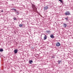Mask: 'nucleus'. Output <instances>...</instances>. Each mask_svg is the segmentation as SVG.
Segmentation results:
<instances>
[{
	"instance_id": "f257e3e1",
	"label": "nucleus",
	"mask_w": 73,
	"mask_h": 73,
	"mask_svg": "<svg viewBox=\"0 0 73 73\" xmlns=\"http://www.w3.org/2000/svg\"><path fill=\"white\" fill-rule=\"evenodd\" d=\"M32 8L34 12H37V8H36V7L34 5H32Z\"/></svg>"
},
{
	"instance_id": "f03ea898",
	"label": "nucleus",
	"mask_w": 73,
	"mask_h": 73,
	"mask_svg": "<svg viewBox=\"0 0 73 73\" xmlns=\"http://www.w3.org/2000/svg\"><path fill=\"white\" fill-rule=\"evenodd\" d=\"M65 15H70V13H69V11H67L65 13Z\"/></svg>"
},
{
	"instance_id": "7ed1b4c3",
	"label": "nucleus",
	"mask_w": 73,
	"mask_h": 73,
	"mask_svg": "<svg viewBox=\"0 0 73 73\" xmlns=\"http://www.w3.org/2000/svg\"><path fill=\"white\" fill-rule=\"evenodd\" d=\"M61 45V44L59 42H57L56 44V46H60Z\"/></svg>"
},
{
	"instance_id": "20e7f679",
	"label": "nucleus",
	"mask_w": 73,
	"mask_h": 73,
	"mask_svg": "<svg viewBox=\"0 0 73 73\" xmlns=\"http://www.w3.org/2000/svg\"><path fill=\"white\" fill-rule=\"evenodd\" d=\"M44 10L46 11L47 9H48V6H46L44 7Z\"/></svg>"
},
{
	"instance_id": "39448f33",
	"label": "nucleus",
	"mask_w": 73,
	"mask_h": 73,
	"mask_svg": "<svg viewBox=\"0 0 73 73\" xmlns=\"http://www.w3.org/2000/svg\"><path fill=\"white\" fill-rule=\"evenodd\" d=\"M44 36L43 38L45 40L47 38V36H46L45 34H44Z\"/></svg>"
},
{
	"instance_id": "423d86ee",
	"label": "nucleus",
	"mask_w": 73,
	"mask_h": 73,
	"mask_svg": "<svg viewBox=\"0 0 73 73\" xmlns=\"http://www.w3.org/2000/svg\"><path fill=\"white\" fill-rule=\"evenodd\" d=\"M50 37L51 38H54V36L52 34L50 35Z\"/></svg>"
},
{
	"instance_id": "0eeeda50",
	"label": "nucleus",
	"mask_w": 73,
	"mask_h": 73,
	"mask_svg": "<svg viewBox=\"0 0 73 73\" xmlns=\"http://www.w3.org/2000/svg\"><path fill=\"white\" fill-rule=\"evenodd\" d=\"M17 52H18V51L17 49L14 50V52H15V53H17Z\"/></svg>"
},
{
	"instance_id": "6e6552de",
	"label": "nucleus",
	"mask_w": 73,
	"mask_h": 73,
	"mask_svg": "<svg viewBox=\"0 0 73 73\" xmlns=\"http://www.w3.org/2000/svg\"><path fill=\"white\" fill-rule=\"evenodd\" d=\"M29 63L30 64H32V63H33V61H32V60H29Z\"/></svg>"
},
{
	"instance_id": "1a4fd4ad",
	"label": "nucleus",
	"mask_w": 73,
	"mask_h": 73,
	"mask_svg": "<svg viewBox=\"0 0 73 73\" xmlns=\"http://www.w3.org/2000/svg\"><path fill=\"white\" fill-rule=\"evenodd\" d=\"M23 25L21 24H19V27H23Z\"/></svg>"
},
{
	"instance_id": "9d476101",
	"label": "nucleus",
	"mask_w": 73,
	"mask_h": 73,
	"mask_svg": "<svg viewBox=\"0 0 73 73\" xmlns=\"http://www.w3.org/2000/svg\"><path fill=\"white\" fill-rule=\"evenodd\" d=\"M58 1H60L61 3H63V2L62 1V0H58Z\"/></svg>"
},
{
	"instance_id": "9b49d317",
	"label": "nucleus",
	"mask_w": 73,
	"mask_h": 73,
	"mask_svg": "<svg viewBox=\"0 0 73 73\" xmlns=\"http://www.w3.org/2000/svg\"><path fill=\"white\" fill-rule=\"evenodd\" d=\"M3 49H0V52H3Z\"/></svg>"
},
{
	"instance_id": "f8f14e48",
	"label": "nucleus",
	"mask_w": 73,
	"mask_h": 73,
	"mask_svg": "<svg viewBox=\"0 0 73 73\" xmlns=\"http://www.w3.org/2000/svg\"><path fill=\"white\" fill-rule=\"evenodd\" d=\"M64 27H66V26H67V25L65 24H64Z\"/></svg>"
},
{
	"instance_id": "ddd939ff",
	"label": "nucleus",
	"mask_w": 73,
	"mask_h": 73,
	"mask_svg": "<svg viewBox=\"0 0 73 73\" xmlns=\"http://www.w3.org/2000/svg\"><path fill=\"white\" fill-rule=\"evenodd\" d=\"M13 19L14 20H17V19H16V18L15 17H14Z\"/></svg>"
},
{
	"instance_id": "4468645a",
	"label": "nucleus",
	"mask_w": 73,
	"mask_h": 73,
	"mask_svg": "<svg viewBox=\"0 0 73 73\" xmlns=\"http://www.w3.org/2000/svg\"><path fill=\"white\" fill-rule=\"evenodd\" d=\"M61 62V61H60V60H59L58 61V64H60Z\"/></svg>"
},
{
	"instance_id": "2eb2a0df",
	"label": "nucleus",
	"mask_w": 73,
	"mask_h": 73,
	"mask_svg": "<svg viewBox=\"0 0 73 73\" xmlns=\"http://www.w3.org/2000/svg\"><path fill=\"white\" fill-rule=\"evenodd\" d=\"M68 18H66L65 19H66V20H68Z\"/></svg>"
},
{
	"instance_id": "dca6fc26",
	"label": "nucleus",
	"mask_w": 73,
	"mask_h": 73,
	"mask_svg": "<svg viewBox=\"0 0 73 73\" xmlns=\"http://www.w3.org/2000/svg\"><path fill=\"white\" fill-rule=\"evenodd\" d=\"M13 10H15V11H16V9H13Z\"/></svg>"
},
{
	"instance_id": "f3484780",
	"label": "nucleus",
	"mask_w": 73,
	"mask_h": 73,
	"mask_svg": "<svg viewBox=\"0 0 73 73\" xmlns=\"http://www.w3.org/2000/svg\"><path fill=\"white\" fill-rule=\"evenodd\" d=\"M47 32H50V31H47Z\"/></svg>"
},
{
	"instance_id": "a211bd4d",
	"label": "nucleus",
	"mask_w": 73,
	"mask_h": 73,
	"mask_svg": "<svg viewBox=\"0 0 73 73\" xmlns=\"http://www.w3.org/2000/svg\"><path fill=\"white\" fill-rule=\"evenodd\" d=\"M1 12H3V10H2Z\"/></svg>"
}]
</instances>
